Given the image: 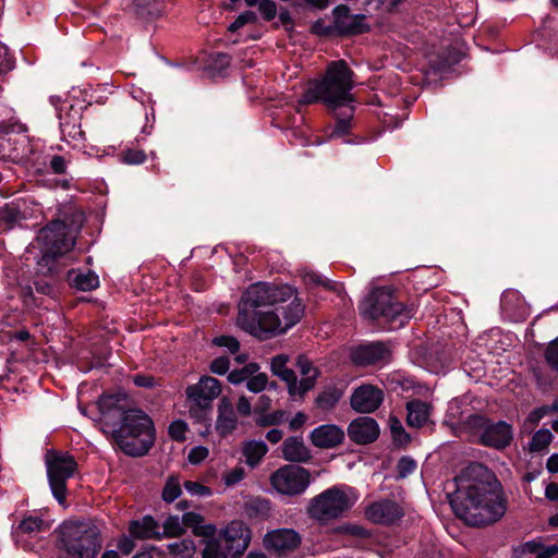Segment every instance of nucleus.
Here are the masks:
<instances>
[{
    "mask_svg": "<svg viewBox=\"0 0 558 558\" xmlns=\"http://www.w3.org/2000/svg\"><path fill=\"white\" fill-rule=\"evenodd\" d=\"M84 222V213L75 209L38 230L32 244L35 267L32 284L24 289L25 302L32 299L36 306H40L35 292L57 300L68 289L88 292L99 287V277L95 271L72 267L76 259L73 250Z\"/></svg>",
    "mask_w": 558,
    "mask_h": 558,
    "instance_id": "obj_1",
    "label": "nucleus"
},
{
    "mask_svg": "<svg viewBox=\"0 0 558 558\" xmlns=\"http://www.w3.org/2000/svg\"><path fill=\"white\" fill-rule=\"evenodd\" d=\"M456 489L448 495L456 515L470 526L498 522L508 500L497 476L486 465L471 462L454 477Z\"/></svg>",
    "mask_w": 558,
    "mask_h": 558,
    "instance_id": "obj_2",
    "label": "nucleus"
},
{
    "mask_svg": "<svg viewBox=\"0 0 558 558\" xmlns=\"http://www.w3.org/2000/svg\"><path fill=\"white\" fill-rule=\"evenodd\" d=\"M104 425L119 449L132 458L146 456L155 445L156 430L150 416L131 407L124 391L104 392L97 402Z\"/></svg>",
    "mask_w": 558,
    "mask_h": 558,
    "instance_id": "obj_3",
    "label": "nucleus"
},
{
    "mask_svg": "<svg viewBox=\"0 0 558 558\" xmlns=\"http://www.w3.org/2000/svg\"><path fill=\"white\" fill-rule=\"evenodd\" d=\"M353 76L354 72L344 60L332 61L323 78L313 81L300 100L301 105L320 102L329 110L341 109L337 113L332 136L342 137L350 133L354 114V96L351 94L354 87Z\"/></svg>",
    "mask_w": 558,
    "mask_h": 558,
    "instance_id": "obj_4",
    "label": "nucleus"
},
{
    "mask_svg": "<svg viewBox=\"0 0 558 558\" xmlns=\"http://www.w3.org/2000/svg\"><path fill=\"white\" fill-rule=\"evenodd\" d=\"M294 293V288L289 284L262 281L251 284L239 302L238 326L259 340L270 339L280 326V317L275 311H263L262 307L286 302Z\"/></svg>",
    "mask_w": 558,
    "mask_h": 558,
    "instance_id": "obj_5",
    "label": "nucleus"
},
{
    "mask_svg": "<svg viewBox=\"0 0 558 558\" xmlns=\"http://www.w3.org/2000/svg\"><path fill=\"white\" fill-rule=\"evenodd\" d=\"M416 310L414 303L404 304L392 289L386 287L374 289L360 305L365 317L390 324L391 329L403 327Z\"/></svg>",
    "mask_w": 558,
    "mask_h": 558,
    "instance_id": "obj_6",
    "label": "nucleus"
},
{
    "mask_svg": "<svg viewBox=\"0 0 558 558\" xmlns=\"http://www.w3.org/2000/svg\"><path fill=\"white\" fill-rule=\"evenodd\" d=\"M102 547L99 529L89 522H64L58 542L59 558H96Z\"/></svg>",
    "mask_w": 558,
    "mask_h": 558,
    "instance_id": "obj_7",
    "label": "nucleus"
},
{
    "mask_svg": "<svg viewBox=\"0 0 558 558\" xmlns=\"http://www.w3.org/2000/svg\"><path fill=\"white\" fill-rule=\"evenodd\" d=\"M48 484L60 506H66L68 481L78 472V463L68 451L48 449L45 453Z\"/></svg>",
    "mask_w": 558,
    "mask_h": 558,
    "instance_id": "obj_8",
    "label": "nucleus"
},
{
    "mask_svg": "<svg viewBox=\"0 0 558 558\" xmlns=\"http://www.w3.org/2000/svg\"><path fill=\"white\" fill-rule=\"evenodd\" d=\"M464 425L474 436L477 442L484 447L496 450H505L513 440V427L506 421L494 422L484 414H471L465 418Z\"/></svg>",
    "mask_w": 558,
    "mask_h": 558,
    "instance_id": "obj_9",
    "label": "nucleus"
},
{
    "mask_svg": "<svg viewBox=\"0 0 558 558\" xmlns=\"http://www.w3.org/2000/svg\"><path fill=\"white\" fill-rule=\"evenodd\" d=\"M353 502L345 490L339 486H332L314 497L307 508L311 518L319 521H328L341 517Z\"/></svg>",
    "mask_w": 558,
    "mask_h": 558,
    "instance_id": "obj_10",
    "label": "nucleus"
},
{
    "mask_svg": "<svg viewBox=\"0 0 558 558\" xmlns=\"http://www.w3.org/2000/svg\"><path fill=\"white\" fill-rule=\"evenodd\" d=\"M310 471L298 464H287L270 475L271 486L280 494L295 496L310 485Z\"/></svg>",
    "mask_w": 558,
    "mask_h": 558,
    "instance_id": "obj_11",
    "label": "nucleus"
},
{
    "mask_svg": "<svg viewBox=\"0 0 558 558\" xmlns=\"http://www.w3.org/2000/svg\"><path fill=\"white\" fill-rule=\"evenodd\" d=\"M226 550L230 558H240L251 544L252 531L241 520H233L223 530Z\"/></svg>",
    "mask_w": 558,
    "mask_h": 558,
    "instance_id": "obj_12",
    "label": "nucleus"
},
{
    "mask_svg": "<svg viewBox=\"0 0 558 558\" xmlns=\"http://www.w3.org/2000/svg\"><path fill=\"white\" fill-rule=\"evenodd\" d=\"M301 536L293 529H277L266 533L264 547L278 556H286L301 545Z\"/></svg>",
    "mask_w": 558,
    "mask_h": 558,
    "instance_id": "obj_13",
    "label": "nucleus"
},
{
    "mask_svg": "<svg viewBox=\"0 0 558 558\" xmlns=\"http://www.w3.org/2000/svg\"><path fill=\"white\" fill-rule=\"evenodd\" d=\"M384 391L372 384L356 387L350 398L351 408L362 414L373 413L381 405Z\"/></svg>",
    "mask_w": 558,
    "mask_h": 558,
    "instance_id": "obj_14",
    "label": "nucleus"
},
{
    "mask_svg": "<svg viewBox=\"0 0 558 558\" xmlns=\"http://www.w3.org/2000/svg\"><path fill=\"white\" fill-rule=\"evenodd\" d=\"M404 515L402 507L392 499L372 502L365 510V517L373 523L391 525Z\"/></svg>",
    "mask_w": 558,
    "mask_h": 558,
    "instance_id": "obj_15",
    "label": "nucleus"
},
{
    "mask_svg": "<svg viewBox=\"0 0 558 558\" xmlns=\"http://www.w3.org/2000/svg\"><path fill=\"white\" fill-rule=\"evenodd\" d=\"M348 437L356 445L366 446L375 442L380 434L377 421L371 416H359L348 425Z\"/></svg>",
    "mask_w": 558,
    "mask_h": 558,
    "instance_id": "obj_16",
    "label": "nucleus"
},
{
    "mask_svg": "<svg viewBox=\"0 0 558 558\" xmlns=\"http://www.w3.org/2000/svg\"><path fill=\"white\" fill-rule=\"evenodd\" d=\"M87 106L71 105L65 112L59 111L58 117L60 120V131L62 137L72 141H84L85 133L81 128L83 111Z\"/></svg>",
    "mask_w": 558,
    "mask_h": 558,
    "instance_id": "obj_17",
    "label": "nucleus"
},
{
    "mask_svg": "<svg viewBox=\"0 0 558 558\" xmlns=\"http://www.w3.org/2000/svg\"><path fill=\"white\" fill-rule=\"evenodd\" d=\"M344 438V430L336 424L319 425L310 434L313 446L320 449L336 448L343 442Z\"/></svg>",
    "mask_w": 558,
    "mask_h": 558,
    "instance_id": "obj_18",
    "label": "nucleus"
},
{
    "mask_svg": "<svg viewBox=\"0 0 558 558\" xmlns=\"http://www.w3.org/2000/svg\"><path fill=\"white\" fill-rule=\"evenodd\" d=\"M388 355V348L376 341L357 345L351 353V360L356 366H368L385 361Z\"/></svg>",
    "mask_w": 558,
    "mask_h": 558,
    "instance_id": "obj_19",
    "label": "nucleus"
},
{
    "mask_svg": "<svg viewBox=\"0 0 558 558\" xmlns=\"http://www.w3.org/2000/svg\"><path fill=\"white\" fill-rule=\"evenodd\" d=\"M221 383L211 376H202L199 381L190 385L185 389V395L189 400L202 399L205 403H211L221 393Z\"/></svg>",
    "mask_w": 558,
    "mask_h": 558,
    "instance_id": "obj_20",
    "label": "nucleus"
},
{
    "mask_svg": "<svg viewBox=\"0 0 558 558\" xmlns=\"http://www.w3.org/2000/svg\"><path fill=\"white\" fill-rule=\"evenodd\" d=\"M159 527L158 521L153 515L146 514L142 519L130 521L129 533L135 539L160 541Z\"/></svg>",
    "mask_w": 558,
    "mask_h": 558,
    "instance_id": "obj_21",
    "label": "nucleus"
},
{
    "mask_svg": "<svg viewBox=\"0 0 558 558\" xmlns=\"http://www.w3.org/2000/svg\"><path fill=\"white\" fill-rule=\"evenodd\" d=\"M238 426V418L234 413L233 404L223 397L218 405V416L216 421V430L220 437L231 435Z\"/></svg>",
    "mask_w": 558,
    "mask_h": 558,
    "instance_id": "obj_22",
    "label": "nucleus"
},
{
    "mask_svg": "<svg viewBox=\"0 0 558 558\" xmlns=\"http://www.w3.org/2000/svg\"><path fill=\"white\" fill-rule=\"evenodd\" d=\"M536 39L550 53L558 52V20L547 15L537 31Z\"/></svg>",
    "mask_w": 558,
    "mask_h": 558,
    "instance_id": "obj_23",
    "label": "nucleus"
},
{
    "mask_svg": "<svg viewBox=\"0 0 558 558\" xmlns=\"http://www.w3.org/2000/svg\"><path fill=\"white\" fill-rule=\"evenodd\" d=\"M364 14H354L351 19H343L339 24H333V35L339 37H352L369 32V26L364 23Z\"/></svg>",
    "mask_w": 558,
    "mask_h": 558,
    "instance_id": "obj_24",
    "label": "nucleus"
},
{
    "mask_svg": "<svg viewBox=\"0 0 558 558\" xmlns=\"http://www.w3.org/2000/svg\"><path fill=\"white\" fill-rule=\"evenodd\" d=\"M407 424L410 427L421 428L429 420L432 407L421 399H412L407 402Z\"/></svg>",
    "mask_w": 558,
    "mask_h": 558,
    "instance_id": "obj_25",
    "label": "nucleus"
},
{
    "mask_svg": "<svg viewBox=\"0 0 558 558\" xmlns=\"http://www.w3.org/2000/svg\"><path fill=\"white\" fill-rule=\"evenodd\" d=\"M282 456L290 462H307L312 456L301 437H288L282 444Z\"/></svg>",
    "mask_w": 558,
    "mask_h": 558,
    "instance_id": "obj_26",
    "label": "nucleus"
},
{
    "mask_svg": "<svg viewBox=\"0 0 558 558\" xmlns=\"http://www.w3.org/2000/svg\"><path fill=\"white\" fill-rule=\"evenodd\" d=\"M26 219L20 206L14 203L4 204L0 207V234L7 233Z\"/></svg>",
    "mask_w": 558,
    "mask_h": 558,
    "instance_id": "obj_27",
    "label": "nucleus"
},
{
    "mask_svg": "<svg viewBox=\"0 0 558 558\" xmlns=\"http://www.w3.org/2000/svg\"><path fill=\"white\" fill-rule=\"evenodd\" d=\"M305 305L301 299L295 296L293 301L286 307H281V314L284 320V326L281 325L276 330L275 335H283L290 328L295 326L303 317Z\"/></svg>",
    "mask_w": 558,
    "mask_h": 558,
    "instance_id": "obj_28",
    "label": "nucleus"
},
{
    "mask_svg": "<svg viewBox=\"0 0 558 558\" xmlns=\"http://www.w3.org/2000/svg\"><path fill=\"white\" fill-rule=\"evenodd\" d=\"M344 395V388L327 385L315 398V407L322 411L333 410Z\"/></svg>",
    "mask_w": 558,
    "mask_h": 558,
    "instance_id": "obj_29",
    "label": "nucleus"
},
{
    "mask_svg": "<svg viewBox=\"0 0 558 558\" xmlns=\"http://www.w3.org/2000/svg\"><path fill=\"white\" fill-rule=\"evenodd\" d=\"M303 281L311 291L322 287L327 291H332L337 294H340L341 291L343 290L342 283L332 281L315 271L305 272V275L303 276Z\"/></svg>",
    "mask_w": 558,
    "mask_h": 558,
    "instance_id": "obj_30",
    "label": "nucleus"
},
{
    "mask_svg": "<svg viewBox=\"0 0 558 558\" xmlns=\"http://www.w3.org/2000/svg\"><path fill=\"white\" fill-rule=\"evenodd\" d=\"M268 452L267 445L262 440H248L243 445L242 453L245 457V462L252 469L256 468L262 459Z\"/></svg>",
    "mask_w": 558,
    "mask_h": 558,
    "instance_id": "obj_31",
    "label": "nucleus"
},
{
    "mask_svg": "<svg viewBox=\"0 0 558 558\" xmlns=\"http://www.w3.org/2000/svg\"><path fill=\"white\" fill-rule=\"evenodd\" d=\"M288 356L286 354H277L271 359L270 368L275 376L283 381H293L296 374L293 369L287 367Z\"/></svg>",
    "mask_w": 558,
    "mask_h": 558,
    "instance_id": "obj_32",
    "label": "nucleus"
},
{
    "mask_svg": "<svg viewBox=\"0 0 558 558\" xmlns=\"http://www.w3.org/2000/svg\"><path fill=\"white\" fill-rule=\"evenodd\" d=\"M389 427L393 445L396 447H405L411 442V436L404 429L402 423L397 416L389 417Z\"/></svg>",
    "mask_w": 558,
    "mask_h": 558,
    "instance_id": "obj_33",
    "label": "nucleus"
},
{
    "mask_svg": "<svg viewBox=\"0 0 558 558\" xmlns=\"http://www.w3.org/2000/svg\"><path fill=\"white\" fill-rule=\"evenodd\" d=\"M182 494V488L180 484V477L178 474H171L166 480L161 492V499L166 504H172L175 499H178Z\"/></svg>",
    "mask_w": 558,
    "mask_h": 558,
    "instance_id": "obj_34",
    "label": "nucleus"
},
{
    "mask_svg": "<svg viewBox=\"0 0 558 558\" xmlns=\"http://www.w3.org/2000/svg\"><path fill=\"white\" fill-rule=\"evenodd\" d=\"M458 62L459 58L448 52L438 54L435 60L429 62V66L434 74H445L449 73Z\"/></svg>",
    "mask_w": 558,
    "mask_h": 558,
    "instance_id": "obj_35",
    "label": "nucleus"
},
{
    "mask_svg": "<svg viewBox=\"0 0 558 558\" xmlns=\"http://www.w3.org/2000/svg\"><path fill=\"white\" fill-rule=\"evenodd\" d=\"M163 531H159L160 539L162 538H171V537H180L185 533V529L183 526L182 521L178 515H169L163 524Z\"/></svg>",
    "mask_w": 558,
    "mask_h": 558,
    "instance_id": "obj_36",
    "label": "nucleus"
},
{
    "mask_svg": "<svg viewBox=\"0 0 558 558\" xmlns=\"http://www.w3.org/2000/svg\"><path fill=\"white\" fill-rule=\"evenodd\" d=\"M47 529L45 521L39 517L28 515L25 517L16 526L15 533L17 534H33L41 532Z\"/></svg>",
    "mask_w": 558,
    "mask_h": 558,
    "instance_id": "obj_37",
    "label": "nucleus"
},
{
    "mask_svg": "<svg viewBox=\"0 0 558 558\" xmlns=\"http://www.w3.org/2000/svg\"><path fill=\"white\" fill-rule=\"evenodd\" d=\"M168 550L180 558H192L196 551V546L193 539L183 538L180 542L169 544Z\"/></svg>",
    "mask_w": 558,
    "mask_h": 558,
    "instance_id": "obj_38",
    "label": "nucleus"
},
{
    "mask_svg": "<svg viewBox=\"0 0 558 558\" xmlns=\"http://www.w3.org/2000/svg\"><path fill=\"white\" fill-rule=\"evenodd\" d=\"M553 438L554 436L549 429L541 428L532 436L529 442V450L531 452H541L550 445Z\"/></svg>",
    "mask_w": 558,
    "mask_h": 558,
    "instance_id": "obj_39",
    "label": "nucleus"
},
{
    "mask_svg": "<svg viewBox=\"0 0 558 558\" xmlns=\"http://www.w3.org/2000/svg\"><path fill=\"white\" fill-rule=\"evenodd\" d=\"M118 158L125 165L136 166L146 161L147 155L142 149L125 148L120 150Z\"/></svg>",
    "mask_w": 558,
    "mask_h": 558,
    "instance_id": "obj_40",
    "label": "nucleus"
},
{
    "mask_svg": "<svg viewBox=\"0 0 558 558\" xmlns=\"http://www.w3.org/2000/svg\"><path fill=\"white\" fill-rule=\"evenodd\" d=\"M245 509L250 518H264L270 511V501L257 498L247 502Z\"/></svg>",
    "mask_w": 558,
    "mask_h": 558,
    "instance_id": "obj_41",
    "label": "nucleus"
},
{
    "mask_svg": "<svg viewBox=\"0 0 558 558\" xmlns=\"http://www.w3.org/2000/svg\"><path fill=\"white\" fill-rule=\"evenodd\" d=\"M286 412L282 410L274 411L269 414H260L255 418V423L259 427L277 426L284 421Z\"/></svg>",
    "mask_w": 558,
    "mask_h": 558,
    "instance_id": "obj_42",
    "label": "nucleus"
},
{
    "mask_svg": "<svg viewBox=\"0 0 558 558\" xmlns=\"http://www.w3.org/2000/svg\"><path fill=\"white\" fill-rule=\"evenodd\" d=\"M543 544L536 539L525 542L512 548V558H527L530 554H536Z\"/></svg>",
    "mask_w": 558,
    "mask_h": 558,
    "instance_id": "obj_43",
    "label": "nucleus"
},
{
    "mask_svg": "<svg viewBox=\"0 0 558 558\" xmlns=\"http://www.w3.org/2000/svg\"><path fill=\"white\" fill-rule=\"evenodd\" d=\"M190 401L192 402L189 410L190 416L195 418L199 423L206 421L207 415L211 410V404L205 403L202 399Z\"/></svg>",
    "mask_w": 558,
    "mask_h": 558,
    "instance_id": "obj_44",
    "label": "nucleus"
},
{
    "mask_svg": "<svg viewBox=\"0 0 558 558\" xmlns=\"http://www.w3.org/2000/svg\"><path fill=\"white\" fill-rule=\"evenodd\" d=\"M187 430V424L182 420H175L171 422L168 427L169 437L178 442L185 440V433Z\"/></svg>",
    "mask_w": 558,
    "mask_h": 558,
    "instance_id": "obj_45",
    "label": "nucleus"
},
{
    "mask_svg": "<svg viewBox=\"0 0 558 558\" xmlns=\"http://www.w3.org/2000/svg\"><path fill=\"white\" fill-rule=\"evenodd\" d=\"M257 15L253 11H245L241 13L229 26L228 31L230 33H235L240 28H242L246 24H253L256 23Z\"/></svg>",
    "mask_w": 558,
    "mask_h": 558,
    "instance_id": "obj_46",
    "label": "nucleus"
},
{
    "mask_svg": "<svg viewBox=\"0 0 558 558\" xmlns=\"http://www.w3.org/2000/svg\"><path fill=\"white\" fill-rule=\"evenodd\" d=\"M213 344L221 348H227L230 353L235 354L240 350L239 340L229 335H221L213 339Z\"/></svg>",
    "mask_w": 558,
    "mask_h": 558,
    "instance_id": "obj_47",
    "label": "nucleus"
},
{
    "mask_svg": "<svg viewBox=\"0 0 558 558\" xmlns=\"http://www.w3.org/2000/svg\"><path fill=\"white\" fill-rule=\"evenodd\" d=\"M15 59L10 53L9 48L0 43V76L13 70Z\"/></svg>",
    "mask_w": 558,
    "mask_h": 558,
    "instance_id": "obj_48",
    "label": "nucleus"
},
{
    "mask_svg": "<svg viewBox=\"0 0 558 558\" xmlns=\"http://www.w3.org/2000/svg\"><path fill=\"white\" fill-rule=\"evenodd\" d=\"M416 468L417 463L413 458L409 456H403L399 459L397 463L398 476L404 478L411 475L416 470Z\"/></svg>",
    "mask_w": 558,
    "mask_h": 558,
    "instance_id": "obj_49",
    "label": "nucleus"
},
{
    "mask_svg": "<svg viewBox=\"0 0 558 558\" xmlns=\"http://www.w3.org/2000/svg\"><path fill=\"white\" fill-rule=\"evenodd\" d=\"M544 356L550 368L558 373V337L548 343Z\"/></svg>",
    "mask_w": 558,
    "mask_h": 558,
    "instance_id": "obj_50",
    "label": "nucleus"
},
{
    "mask_svg": "<svg viewBox=\"0 0 558 558\" xmlns=\"http://www.w3.org/2000/svg\"><path fill=\"white\" fill-rule=\"evenodd\" d=\"M202 558H228L216 539H209L202 550Z\"/></svg>",
    "mask_w": 558,
    "mask_h": 558,
    "instance_id": "obj_51",
    "label": "nucleus"
},
{
    "mask_svg": "<svg viewBox=\"0 0 558 558\" xmlns=\"http://www.w3.org/2000/svg\"><path fill=\"white\" fill-rule=\"evenodd\" d=\"M268 385V376L265 373H258L257 375L251 377L246 381V388L255 393L262 392L267 388Z\"/></svg>",
    "mask_w": 558,
    "mask_h": 558,
    "instance_id": "obj_52",
    "label": "nucleus"
},
{
    "mask_svg": "<svg viewBox=\"0 0 558 558\" xmlns=\"http://www.w3.org/2000/svg\"><path fill=\"white\" fill-rule=\"evenodd\" d=\"M311 34L324 37V38H330L333 37V29L332 25H326L324 19H317L310 27Z\"/></svg>",
    "mask_w": 558,
    "mask_h": 558,
    "instance_id": "obj_53",
    "label": "nucleus"
},
{
    "mask_svg": "<svg viewBox=\"0 0 558 558\" xmlns=\"http://www.w3.org/2000/svg\"><path fill=\"white\" fill-rule=\"evenodd\" d=\"M230 368V359L227 355H221L210 362L209 369L217 375H225Z\"/></svg>",
    "mask_w": 558,
    "mask_h": 558,
    "instance_id": "obj_54",
    "label": "nucleus"
},
{
    "mask_svg": "<svg viewBox=\"0 0 558 558\" xmlns=\"http://www.w3.org/2000/svg\"><path fill=\"white\" fill-rule=\"evenodd\" d=\"M258 11L265 21L270 22L277 15V4L274 0H262L258 4Z\"/></svg>",
    "mask_w": 558,
    "mask_h": 558,
    "instance_id": "obj_55",
    "label": "nucleus"
},
{
    "mask_svg": "<svg viewBox=\"0 0 558 558\" xmlns=\"http://www.w3.org/2000/svg\"><path fill=\"white\" fill-rule=\"evenodd\" d=\"M184 488L191 494L196 496H210L213 490L210 487L195 481H185Z\"/></svg>",
    "mask_w": 558,
    "mask_h": 558,
    "instance_id": "obj_56",
    "label": "nucleus"
},
{
    "mask_svg": "<svg viewBox=\"0 0 558 558\" xmlns=\"http://www.w3.org/2000/svg\"><path fill=\"white\" fill-rule=\"evenodd\" d=\"M341 529L345 534L356 537L359 539H368L372 537L371 531L363 527L362 525L345 524Z\"/></svg>",
    "mask_w": 558,
    "mask_h": 558,
    "instance_id": "obj_57",
    "label": "nucleus"
},
{
    "mask_svg": "<svg viewBox=\"0 0 558 558\" xmlns=\"http://www.w3.org/2000/svg\"><path fill=\"white\" fill-rule=\"evenodd\" d=\"M68 168V160L64 156L53 155L49 160V169L54 174H64Z\"/></svg>",
    "mask_w": 558,
    "mask_h": 558,
    "instance_id": "obj_58",
    "label": "nucleus"
},
{
    "mask_svg": "<svg viewBox=\"0 0 558 558\" xmlns=\"http://www.w3.org/2000/svg\"><path fill=\"white\" fill-rule=\"evenodd\" d=\"M208 449L203 446L194 447L190 450L187 459L189 462L192 464H199L202 461H204L208 457Z\"/></svg>",
    "mask_w": 558,
    "mask_h": 558,
    "instance_id": "obj_59",
    "label": "nucleus"
},
{
    "mask_svg": "<svg viewBox=\"0 0 558 558\" xmlns=\"http://www.w3.org/2000/svg\"><path fill=\"white\" fill-rule=\"evenodd\" d=\"M244 475H245L244 469L241 466H236L225 475V477H223L225 484L227 486H233V485L238 484L239 482H241L244 478Z\"/></svg>",
    "mask_w": 558,
    "mask_h": 558,
    "instance_id": "obj_60",
    "label": "nucleus"
},
{
    "mask_svg": "<svg viewBox=\"0 0 558 558\" xmlns=\"http://www.w3.org/2000/svg\"><path fill=\"white\" fill-rule=\"evenodd\" d=\"M205 521V518L196 512L189 511L185 512L182 517V523L185 527H191L192 530L195 529V526L199 525V523H203Z\"/></svg>",
    "mask_w": 558,
    "mask_h": 558,
    "instance_id": "obj_61",
    "label": "nucleus"
},
{
    "mask_svg": "<svg viewBox=\"0 0 558 558\" xmlns=\"http://www.w3.org/2000/svg\"><path fill=\"white\" fill-rule=\"evenodd\" d=\"M318 377V371H315V374L312 376H306L300 380L299 384V396L304 397L306 392L312 390L316 384Z\"/></svg>",
    "mask_w": 558,
    "mask_h": 558,
    "instance_id": "obj_62",
    "label": "nucleus"
},
{
    "mask_svg": "<svg viewBox=\"0 0 558 558\" xmlns=\"http://www.w3.org/2000/svg\"><path fill=\"white\" fill-rule=\"evenodd\" d=\"M132 380L136 387L141 388H153L156 385L155 377L147 374H135Z\"/></svg>",
    "mask_w": 558,
    "mask_h": 558,
    "instance_id": "obj_63",
    "label": "nucleus"
},
{
    "mask_svg": "<svg viewBox=\"0 0 558 558\" xmlns=\"http://www.w3.org/2000/svg\"><path fill=\"white\" fill-rule=\"evenodd\" d=\"M295 365H296V367L300 369L301 374H302L303 376H305V377H306V376H310L308 374H310L312 371H314V372H315V371H317V368H314V367H313V363H312V361H311L307 356H305V355H303V354H301V355H299V356L296 357V363H295Z\"/></svg>",
    "mask_w": 558,
    "mask_h": 558,
    "instance_id": "obj_64",
    "label": "nucleus"
}]
</instances>
